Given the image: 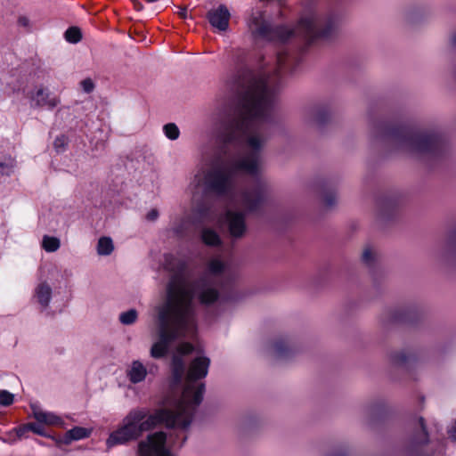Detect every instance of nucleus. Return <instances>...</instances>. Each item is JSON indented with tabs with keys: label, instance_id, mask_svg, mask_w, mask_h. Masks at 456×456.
Segmentation results:
<instances>
[{
	"label": "nucleus",
	"instance_id": "nucleus-1",
	"mask_svg": "<svg viewBox=\"0 0 456 456\" xmlns=\"http://www.w3.org/2000/svg\"><path fill=\"white\" fill-rule=\"evenodd\" d=\"M237 91L236 101H225L216 109L215 131L222 145L211 155L202 152L188 190L193 198L227 197L235 189L237 176L248 175L256 182L234 199V204L250 214L261 209L269 192L261 175L276 89L267 73L244 70Z\"/></svg>",
	"mask_w": 456,
	"mask_h": 456
},
{
	"label": "nucleus",
	"instance_id": "nucleus-2",
	"mask_svg": "<svg viewBox=\"0 0 456 456\" xmlns=\"http://www.w3.org/2000/svg\"><path fill=\"white\" fill-rule=\"evenodd\" d=\"M192 351L193 346L189 342L178 345L172 358V376L162 407L152 414L145 409L131 410L108 437L106 444L109 448L136 440L143 432L159 424H164L167 431L155 432L141 441L138 444L140 456H172L168 447L184 444L187 429L203 399L205 383L202 379L208 375L210 365L209 358L198 356L185 371L183 356Z\"/></svg>",
	"mask_w": 456,
	"mask_h": 456
},
{
	"label": "nucleus",
	"instance_id": "nucleus-3",
	"mask_svg": "<svg viewBox=\"0 0 456 456\" xmlns=\"http://www.w3.org/2000/svg\"><path fill=\"white\" fill-rule=\"evenodd\" d=\"M166 268L172 273L166 289V299L157 308L158 341L150 354L164 357L175 342L192 338L197 332L196 302L208 307L232 299L231 284L238 277V268L231 261L210 259L203 273L190 280L187 264L173 256L167 258Z\"/></svg>",
	"mask_w": 456,
	"mask_h": 456
},
{
	"label": "nucleus",
	"instance_id": "nucleus-4",
	"mask_svg": "<svg viewBox=\"0 0 456 456\" xmlns=\"http://www.w3.org/2000/svg\"><path fill=\"white\" fill-rule=\"evenodd\" d=\"M370 137L390 152L426 159L440 156L446 147V137L439 128L417 131L404 125H390L373 121Z\"/></svg>",
	"mask_w": 456,
	"mask_h": 456
},
{
	"label": "nucleus",
	"instance_id": "nucleus-5",
	"mask_svg": "<svg viewBox=\"0 0 456 456\" xmlns=\"http://www.w3.org/2000/svg\"><path fill=\"white\" fill-rule=\"evenodd\" d=\"M343 23V13L338 10H330L321 16L309 14L301 18L297 33L309 41L329 39L336 36Z\"/></svg>",
	"mask_w": 456,
	"mask_h": 456
},
{
	"label": "nucleus",
	"instance_id": "nucleus-6",
	"mask_svg": "<svg viewBox=\"0 0 456 456\" xmlns=\"http://www.w3.org/2000/svg\"><path fill=\"white\" fill-rule=\"evenodd\" d=\"M248 27L254 37L269 41L284 42L292 35V31L284 26L273 27L264 20L263 13L259 11L252 13Z\"/></svg>",
	"mask_w": 456,
	"mask_h": 456
},
{
	"label": "nucleus",
	"instance_id": "nucleus-7",
	"mask_svg": "<svg viewBox=\"0 0 456 456\" xmlns=\"http://www.w3.org/2000/svg\"><path fill=\"white\" fill-rule=\"evenodd\" d=\"M224 225L229 236L232 240H239L245 236L247 224L245 214L233 210H227L224 216Z\"/></svg>",
	"mask_w": 456,
	"mask_h": 456
},
{
	"label": "nucleus",
	"instance_id": "nucleus-8",
	"mask_svg": "<svg viewBox=\"0 0 456 456\" xmlns=\"http://www.w3.org/2000/svg\"><path fill=\"white\" fill-rule=\"evenodd\" d=\"M300 346L294 337L286 335L276 338L270 346V351L277 358H289L299 351Z\"/></svg>",
	"mask_w": 456,
	"mask_h": 456
},
{
	"label": "nucleus",
	"instance_id": "nucleus-9",
	"mask_svg": "<svg viewBox=\"0 0 456 456\" xmlns=\"http://www.w3.org/2000/svg\"><path fill=\"white\" fill-rule=\"evenodd\" d=\"M29 99L32 108H46L47 110H53L61 102L60 98L46 87H39L31 92Z\"/></svg>",
	"mask_w": 456,
	"mask_h": 456
},
{
	"label": "nucleus",
	"instance_id": "nucleus-10",
	"mask_svg": "<svg viewBox=\"0 0 456 456\" xmlns=\"http://www.w3.org/2000/svg\"><path fill=\"white\" fill-rule=\"evenodd\" d=\"M304 121L309 126H322L330 118V110L326 105H314L304 111Z\"/></svg>",
	"mask_w": 456,
	"mask_h": 456
},
{
	"label": "nucleus",
	"instance_id": "nucleus-11",
	"mask_svg": "<svg viewBox=\"0 0 456 456\" xmlns=\"http://www.w3.org/2000/svg\"><path fill=\"white\" fill-rule=\"evenodd\" d=\"M429 14L428 8L419 3L411 4L405 6L401 12L403 20L407 24H417L424 20Z\"/></svg>",
	"mask_w": 456,
	"mask_h": 456
},
{
	"label": "nucleus",
	"instance_id": "nucleus-12",
	"mask_svg": "<svg viewBox=\"0 0 456 456\" xmlns=\"http://www.w3.org/2000/svg\"><path fill=\"white\" fill-rule=\"evenodd\" d=\"M231 13L228 8L221 4L217 8L208 12L207 18L210 25L219 31H226L229 28Z\"/></svg>",
	"mask_w": 456,
	"mask_h": 456
},
{
	"label": "nucleus",
	"instance_id": "nucleus-13",
	"mask_svg": "<svg viewBox=\"0 0 456 456\" xmlns=\"http://www.w3.org/2000/svg\"><path fill=\"white\" fill-rule=\"evenodd\" d=\"M413 318V309L411 307H397L387 309L380 316L383 324L395 322L411 321Z\"/></svg>",
	"mask_w": 456,
	"mask_h": 456
},
{
	"label": "nucleus",
	"instance_id": "nucleus-14",
	"mask_svg": "<svg viewBox=\"0 0 456 456\" xmlns=\"http://www.w3.org/2000/svg\"><path fill=\"white\" fill-rule=\"evenodd\" d=\"M428 442V434L423 418H419L415 423L413 433L409 438V449L413 451L417 447L426 444Z\"/></svg>",
	"mask_w": 456,
	"mask_h": 456
},
{
	"label": "nucleus",
	"instance_id": "nucleus-15",
	"mask_svg": "<svg viewBox=\"0 0 456 456\" xmlns=\"http://www.w3.org/2000/svg\"><path fill=\"white\" fill-rule=\"evenodd\" d=\"M397 200L394 198H384L379 200L377 215L381 220H386L393 216L396 208Z\"/></svg>",
	"mask_w": 456,
	"mask_h": 456
},
{
	"label": "nucleus",
	"instance_id": "nucleus-16",
	"mask_svg": "<svg viewBox=\"0 0 456 456\" xmlns=\"http://www.w3.org/2000/svg\"><path fill=\"white\" fill-rule=\"evenodd\" d=\"M126 376L133 384L143 381L147 376L146 367L138 360L133 361L126 370Z\"/></svg>",
	"mask_w": 456,
	"mask_h": 456
},
{
	"label": "nucleus",
	"instance_id": "nucleus-17",
	"mask_svg": "<svg viewBox=\"0 0 456 456\" xmlns=\"http://www.w3.org/2000/svg\"><path fill=\"white\" fill-rule=\"evenodd\" d=\"M53 290L51 286L44 281L37 285L35 289V298L37 302L41 305L43 309H46L49 306L52 298Z\"/></svg>",
	"mask_w": 456,
	"mask_h": 456
},
{
	"label": "nucleus",
	"instance_id": "nucleus-18",
	"mask_svg": "<svg viewBox=\"0 0 456 456\" xmlns=\"http://www.w3.org/2000/svg\"><path fill=\"white\" fill-rule=\"evenodd\" d=\"M276 62L278 73L291 71L295 66L294 57L287 51H281L277 54Z\"/></svg>",
	"mask_w": 456,
	"mask_h": 456
},
{
	"label": "nucleus",
	"instance_id": "nucleus-19",
	"mask_svg": "<svg viewBox=\"0 0 456 456\" xmlns=\"http://www.w3.org/2000/svg\"><path fill=\"white\" fill-rule=\"evenodd\" d=\"M34 417L39 423H45L53 426H62V419L52 412L43 411L41 410L34 411Z\"/></svg>",
	"mask_w": 456,
	"mask_h": 456
},
{
	"label": "nucleus",
	"instance_id": "nucleus-20",
	"mask_svg": "<svg viewBox=\"0 0 456 456\" xmlns=\"http://www.w3.org/2000/svg\"><path fill=\"white\" fill-rule=\"evenodd\" d=\"M90 434L91 431L86 428L75 427L65 434L61 442L65 444H69L72 441L88 437Z\"/></svg>",
	"mask_w": 456,
	"mask_h": 456
},
{
	"label": "nucleus",
	"instance_id": "nucleus-21",
	"mask_svg": "<svg viewBox=\"0 0 456 456\" xmlns=\"http://www.w3.org/2000/svg\"><path fill=\"white\" fill-rule=\"evenodd\" d=\"M16 168V160L11 155L0 156V173L3 175H12Z\"/></svg>",
	"mask_w": 456,
	"mask_h": 456
},
{
	"label": "nucleus",
	"instance_id": "nucleus-22",
	"mask_svg": "<svg viewBox=\"0 0 456 456\" xmlns=\"http://www.w3.org/2000/svg\"><path fill=\"white\" fill-rule=\"evenodd\" d=\"M410 358L411 355L404 350H395L389 354V361L395 366H404Z\"/></svg>",
	"mask_w": 456,
	"mask_h": 456
},
{
	"label": "nucleus",
	"instance_id": "nucleus-23",
	"mask_svg": "<svg viewBox=\"0 0 456 456\" xmlns=\"http://www.w3.org/2000/svg\"><path fill=\"white\" fill-rule=\"evenodd\" d=\"M201 240L208 246H217L221 244L219 235L214 230L209 228L202 230Z\"/></svg>",
	"mask_w": 456,
	"mask_h": 456
},
{
	"label": "nucleus",
	"instance_id": "nucleus-24",
	"mask_svg": "<svg viewBox=\"0 0 456 456\" xmlns=\"http://www.w3.org/2000/svg\"><path fill=\"white\" fill-rule=\"evenodd\" d=\"M114 250L113 241L110 237H102L97 243V253L100 256H109Z\"/></svg>",
	"mask_w": 456,
	"mask_h": 456
},
{
	"label": "nucleus",
	"instance_id": "nucleus-25",
	"mask_svg": "<svg viewBox=\"0 0 456 456\" xmlns=\"http://www.w3.org/2000/svg\"><path fill=\"white\" fill-rule=\"evenodd\" d=\"M194 214L201 222H210L214 220V215L211 208L205 204L198 205L195 208Z\"/></svg>",
	"mask_w": 456,
	"mask_h": 456
},
{
	"label": "nucleus",
	"instance_id": "nucleus-26",
	"mask_svg": "<svg viewBox=\"0 0 456 456\" xmlns=\"http://www.w3.org/2000/svg\"><path fill=\"white\" fill-rule=\"evenodd\" d=\"M61 246L60 240L56 237L45 235L42 240V247L46 252H55Z\"/></svg>",
	"mask_w": 456,
	"mask_h": 456
},
{
	"label": "nucleus",
	"instance_id": "nucleus-27",
	"mask_svg": "<svg viewBox=\"0 0 456 456\" xmlns=\"http://www.w3.org/2000/svg\"><path fill=\"white\" fill-rule=\"evenodd\" d=\"M138 319V312L135 309H129L128 311L122 312L119 316V322L124 325H132Z\"/></svg>",
	"mask_w": 456,
	"mask_h": 456
},
{
	"label": "nucleus",
	"instance_id": "nucleus-28",
	"mask_svg": "<svg viewBox=\"0 0 456 456\" xmlns=\"http://www.w3.org/2000/svg\"><path fill=\"white\" fill-rule=\"evenodd\" d=\"M65 39L71 43V44H77L78 43L82 38V33L81 30L77 27H71L69 28L65 32Z\"/></svg>",
	"mask_w": 456,
	"mask_h": 456
},
{
	"label": "nucleus",
	"instance_id": "nucleus-29",
	"mask_svg": "<svg viewBox=\"0 0 456 456\" xmlns=\"http://www.w3.org/2000/svg\"><path fill=\"white\" fill-rule=\"evenodd\" d=\"M165 135L171 141L177 140L180 136V130L175 123H167L163 126Z\"/></svg>",
	"mask_w": 456,
	"mask_h": 456
},
{
	"label": "nucleus",
	"instance_id": "nucleus-30",
	"mask_svg": "<svg viewBox=\"0 0 456 456\" xmlns=\"http://www.w3.org/2000/svg\"><path fill=\"white\" fill-rule=\"evenodd\" d=\"M375 260H376L375 250L370 246L365 247L362 253V263L370 266L374 264Z\"/></svg>",
	"mask_w": 456,
	"mask_h": 456
},
{
	"label": "nucleus",
	"instance_id": "nucleus-31",
	"mask_svg": "<svg viewBox=\"0 0 456 456\" xmlns=\"http://www.w3.org/2000/svg\"><path fill=\"white\" fill-rule=\"evenodd\" d=\"M188 222L186 220H180L172 227L173 232L178 237H183L186 234Z\"/></svg>",
	"mask_w": 456,
	"mask_h": 456
},
{
	"label": "nucleus",
	"instance_id": "nucleus-32",
	"mask_svg": "<svg viewBox=\"0 0 456 456\" xmlns=\"http://www.w3.org/2000/svg\"><path fill=\"white\" fill-rule=\"evenodd\" d=\"M456 249V229L452 230L446 240L444 253L454 251Z\"/></svg>",
	"mask_w": 456,
	"mask_h": 456
},
{
	"label": "nucleus",
	"instance_id": "nucleus-33",
	"mask_svg": "<svg viewBox=\"0 0 456 456\" xmlns=\"http://www.w3.org/2000/svg\"><path fill=\"white\" fill-rule=\"evenodd\" d=\"M67 144L68 139L65 135L57 136L53 142V147L58 153L63 152Z\"/></svg>",
	"mask_w": 456,
	"mask_h": 456
},
{
	"label": "nucleus",
	"instance_id": "nucleus-34",
	"mask_svg": "<svg viewBox=\"0 0 456 456\" xmlns=\"http://www.w3.org/2000/svg\"><path fill=\"white\" fill-rule=\"evenodd\" d=\"M14 395L6 391V390H1L0 391V404L3 406H9L13 403Z\"/></svg>",
	"mask_w": 456,
	"mask_h": 456
},
{
	"label": "nucleus",
	"instance_id": "nucleus-35",
	"mask_svg": "<svg viewBox=\"0 0 456 456\" xmlns=\"http://www.w3.org/2000/svg\"><path fill=\"white\" fill-rule=\"evenodd\" d=\"M323 204L326 208H330L337 204V195L335 192H327L322 198Z\"/></svg>",
	"mask_w": 456,
	"mask_h": 456
},
{
	"label": "nucleus",
	"instance_id": "nucleus-36",
	"mask_svg": "<svg viewBox=\"0 0 456 456\" xmlns=\"http://www.w3.org/2000/svg\"><path fill=\"white\" fill-rule=\"evenodd\" d=\"M80 86H81L82 90L86 94L92 93L94 89V83L89 77L83 79L80 82Z\"/></svg>",
	"mask_w": 456,
	"mask_h": 456
},
{
	"label": "nucleus",
	"instance_id": "nucleus-37",
	"mask_svg": "<svg viewBox=\"0 0 456 456\" xmlns=\"http://www.w3.org/2000/svg\"><path fill=\"white\" fill-rule=\"evenodd\" d=\"M28 431H32L35 434L45 436L44 428L40 424L37 423H28Z\"/></svg>",
	"mask_w": 456,
	"mask_h": 456
},
{
	"label": "nucleus",
	"instance_id": "nucleus-38",
	"mask_svg": "<svg viewBox=\"0 0 456 456\" xmlns=\"http://www.w3.org/2000/svg\"><path fill=\"white\" fill-rule=\"evenodd\" d=\"M18 24L21 27H24V28H30V20L28 17L26 16H20L19 19H18Z\"/></svg>",
	"mask_w": 456,
	"mask_h": 456
},
{
	"label": "nucleus",
	"instance_id": "nucleus-39",
	"mask_svg": "<svg viewBox=\"0 0 456 456\" xmlns=\"http://www.w3.org/2000/svg\"><path fill=\"white\" fill-rule=\"evenodd\" d=\"M159 217V211L155 208L150 210L146 216L148 221L153 222Z\"/></svg>",
	"mask_w": 456,
	"mask_h": 456
},
{
	"label": "nucleus",
	"instance_id": "nucleus-40",
	"mask_svg": "<svg viewBox=\"0 0 456 456\" xmlns=\"http://www.w3.org/2000/svg\"><path fill=\"white\" fill-rule=\"evenodd\" d=\"M28 431V424L19 427L16 429V433L19 437H22Z\"/></svg>",
	"mask_w": 456,
	"mask_h": 456
},
{
	"label": "nucleus",
	"instance_id": "nucleus-41",
	"mask_svg": "<svg viewBox=\"0 0 456 456\" xmlns=\"http://www.w3.org/2000/svg\"><path fill=\"white\" fill-rule=\"evenodd\" d=\"M449 435H450V437L456 441V421L454 422V424L451 427V428L449 429L448 431Z\"/></svg>",
	"mask_w": 456,
	"mask_h": 456
},
{
	"label": "nucleus",
	"instance_id": "nucleus-42",
	"mask_svg": "<svg viewBox=\"0 0 456 456\" xmlns=\"http://www.w3.org/2000/svg\"><path fill=\"white\" fill-rule=\"evenodd\" d=\"M177 13L183 19H186L188 17L187 9L185 7H179Z\"/></svg>",
	"mask_w": 456,
	"mask_h": 456
},
{
	"label": "nucleus",
	"instance_id": "nucleus-43",
	"mask_svg": "<svg viewBox=\"0 0 456 456\" xmlns=\"http://www.w3.org/2000/svg\"><path fill=\"white\" fill-rule=\"evenodd\" d=\"M450 40L452 45L456 47V31L452 34Z\"/></svg>",
	"mask_w": 456,
	"mask_h": 456
},
{
	"label": "nucleus",
	"instance_id": "nucleus-44",
	"mask_svg": "<svg viewBox=\"0 0 456 456\" xmlns=\"http://www.w3.org/2000/svg\"><path fill=\"white\" fill-rule=\"evenodd\" d=\"M134 7L137 9V10H141L142 8V5L140 2H138L137 0H134Z\"/></svg>",
	"mask_w": 456,
	"mask_h": 456
},
{
	"label": "nucleus",
	"instance_id": "nucleus-45",
	"mask_svg": "<svg viewBox=\"0 0 456 456\" xmlns=\"http://www.w3.org/2000/svg\"><path fill=\"white\" fill-rule=\"evenodd\" d=\"M443 452H444V447H443V446H441V447H440V449H439V452H439V453H442Z\"/></svg>",
	"mask_w": 456,
	"mask_h": 456
}]
</instances>
